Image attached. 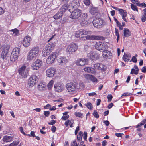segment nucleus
<instances>
[{
    "label": "nucleus",
    "mask_w": 146,
    "mask_h": 146,
    "mask_svg": "<svg viewBox=\"0 0 146 146\" xmlns=\"http://www.w3.org/2000/svg\"><path fill=\"white\" fill-rule=\"evenodd\" d=\"M105 23L104 21L100 18H95L93 20L92 23L94 26L97 28H99Z\"/></svg>",
    "instance_id": "obj_7"
},
{
    "label": "nucleus",
    "mask_w": 146,
    "mask_h": 146,
    "mask_svg": "<svg viewBox=\"0 0 146 146\" xmlns=\"http://www.w3.org/2000/svg\"><path fill=\"white\" fill-rule=\"evenodd\" d=\"M58 61L59 64L62 66L65 65L68 62L66 57L62 56H60L58 58Z\"/></svg>",
    "instance_id": "obj_17"
},
{
    "label": "nucleus",
    "mask_w": 146,
    "mask_h": 146,
    "mask_svg": "<svg viewBox=\"0 0 146 146\" xmlns=\"http://www.w3.org/2000/svg\"><path fill=\"white\" fill-rule=\"evenodd\" d=\"M131 1L133 3H136L138 5L139 1L138 0H131Z\"/></svg>",
    "instance_id": "obj_62"
},
{
    "label": "nucleus",
    "mask_w": 146,
    "mask_h": 146,
    "mask_svg": "<svg viewBox=\"0 0 146 146\" xmlns=\"http://www.w3.org/2000/svg\"><path fill=\"white\" fill-rule=\"evenodd\" d=\"M95 47L96 49L99 51L104 50L106 48L105 43L101 42H96L95 44Z\"/></svg>",
    "instance_id": "obj_15"
},
{
    "label": "nucleus",
    "mask_w": 146,
    "mask_h": 146,
    "mask_svg": "<svg viewBox=\"0 0 146 146\" xmlns=\"http://www.w3.org/2000/svg\"><path fill=\"white\" fill-rule=\"evenodd\" d=\"M68 113V112H65L63 113V115L61 118V119L63 120H66L67 119L69 118V115L67 114Z\"/></svg>",
    "instance_id": "obj_39"
},
{
    "label": "nucleus",
    "mask_w": 146,
    "mask_h": 146,
    "mask_svg": "<svg viewBox=\"0 0 146 146\" xmlns=\"http://www.w3.org/2000/svg\"><path fill=\"white\" fill-rule=\"evenodd\" d=\"M131 56L130 54H125L123 57V59L125 62H127L130 60Z\"/></svg>",
    "instance_id": "obj_30"
},
{
    "label": "nucleus",
    "mask_w": 146,
    "mask_h": 146,
    "mask_svg": "<svg viewBox=\"0 0 146 146\" xmlns=\"http://www.w3.org/2000/svg\"><path fill=\"white\" fill-rule=\"evenodd\" d=\"M87 108L89 110H91L93 108V105L90 102H88L85 104Z\"/></svg>",
    "instance_id": "obj_41"
},
{
    "label": "nucleus",
    "mask_w": 146,
    "mask_h": 146,
    "mask_svg": "<svg viewBox=\"0 0 146 146\" xmlns=\"http://www.w3.org/2000/svg\"><path fill=\"white\" fill-rule=\"evenodd\" d=\"M92 19L90 18L87 21H86L82 25V26H87L90 25L92 24Z\"/></svg>",
    "instance_id": "obj_37"
},
{
    "label": "nucleus",
    "mask_w": 146,
    "mask_h": 146,
    "mask_svg": "<svg viewBox=\"0 0 146 146\" xmlns=\"http://www.w3.org/2000/svg\"><path fill=\"white\" fill-rule=\"evenodd\" d=\"M69 124L70 127H73V124H74V120L73 119H71L70 121L68 119L64 123V124L66 127L68 126Z\"/></svg>",
    "instance_id": "obj_29"
},
{
    "label": "nucleus",
    "mask_w": 146,
    "mask_h": 146,
    "mask_svg": "<svg viewBox=\"0 0 146 146\" xmlns=\"http://www.w3.org/2000/svg\"><path fill=\"white\" fill-rule=\"evenodd\" d=\"M131 9L134 11L138 12V10L137 7L134 5L131 4Z\"/></svg>",
    "instance_id": "obj_48"
},
{
    "label": "nucleus",
    "mask_w": 146,
    "mask_h": 146,
    "mask_svg": "<svg viewBox=\"0 0 146 146\" xmlns=\"http://www.w3.org/2000/svg\"><path fill=\"white\" fill-rule=\"evenodd\" d=\"M75 115L77 117L82 118L83 114L80 112H76L75 113Z\"/></svg>",
    "instance_id": "obj_46"
},
{
    "label": "nucleus",
    "mask_w": 146,
    "mask_h": 146,
    "mask_svg": "<svg viewBox=\"0 0 146 146\" xmlns=\"http://www.w3.org/2000/svg\"><path fill=\"white\" fill-rule=\"evenodd\" d=\"M123 34L125 37H127L130 36L131 33L128 29L125 28L124 30Z\"/></svg>",
    "instance_id": "obj_31"
},
{
    "label": "nucleus",
    "mask_w": 146,
    "mask_h": 146,
    "mask_svg": "<svg viewBox=\"0 0 146 146\" xmlns=\"http://www.w3.org/2000/svg\"><path fill=\"white\" fill-rule=\"evenodd\" d=\"M54 82L53 80H51L48 84L47 87L49 90H50L52 88Z\"/></svg>",
    "instance_id": "obj_44"
},
{
    "label": "nucleus",
    "mask_w": 146,
    "mask_h": 146,
    "mask_svg": "<svg viewBox=\"0 0 146 146\" xmlns=\"http://www.w3.org/2000/svg\"><path fill=\"white\" fill-rule=\"evenodd\" d=\"M81 33V35L82 36V37H84V35H90L91 34V32L89 31H87L83 29L80 30Z\"/></svg>",
    "instance_id": "obj_32"
},
{
    "label": "nucleus",
    "mask_w": 146,
    "mask_h": 146,
    "mask_svg": "<svg viewBox=\"0 0 146 146\" xmlns=\"http://www.w3.org/2000/svg\"><path fill=\"white\" fill-rule=\"evenodd\" d=\"M57 57V53L56 52L52 53L47 58L46 61V63L48 64L53 63Z\"/></svg>",
    "instance_id": "obj_11"
},
{
    "label": "nucleus",
    "mask_w": 146,
    "mask_h": 146,
    "mask_svg": "<svg viewBox=\"0 0 146 146\" xmlns=\"http://www.w3.org/2000/svg\"><path fill=\"white\" fill-rule=\"evenodd\" d=\"M63 15V13L60 11L54 15L53 17L55 20H58L61 18Z\"/></svg>",
    "instance_id": "obj_27"
},
{
    "label": "nucleus",
    "mask_w": 146,
    "mask_h": 146,
    "mask_svg": "<svg viewBox=\"0 0 146 146\" xmlns=\"http://www.w3.org/2000/svg\"><path fill=\"white\" fill-rule=\"evenodd\" d=\"M56 70L53 67L48 69L46 71V76L48 77H53L56 74Z\"/></svg>",
    "instance_id": "obj_13"
},
{
    "label": "nucleus",
    "mask_w": 146,
    "mask_h": 146,
    "mask_svg": "<svg viewBox=\"0 0 146 146\" xmlns=\"http://www.w3.org/2000/svg\"><path fill=\"white\" fill-rule=\"evenodd\" d=\"M88 60L86 58H78L76 60L75 64L78 66H83L88 64Z\"/></svg>",
    "instance_id": "obj_6"
},
{
    "label": "nucleus",
    "mask_w": 146,
    "mask_h": 146,
    "mask_svg": "<svg viewBox=\"0 0 146 146\" xmlns=\"http://www.w3.org/2000/svg\"><path fill=\"white\" fill-rule=\"evenodd\" d=\"M29 51L36 57L39 53V48L38 47H33Z\"/></svg>",
    "instance_id": "obj_21"
},
{
    "label": "nucleus",
    "mask_w": 146,
    "mask_h": 146,
    "mask_svg": "<svg viewBox=\"0 0 146 146\" xmlns=\"http://www.w3.org/2000/svg\"><path fill=\"white\" fill-rule=\"evenodd\" d=\"M84 70L86 72L91 73L92 74H96L97 72L93 68L90 67H85L84 69Z\"/></svg>",
    "instance_id": "obj_20"
},
{
    "label": "nucleus",
    "mask_w": 146,
    "mask_h": 146,
    "mask_svg": "<svg viewBox=\"0 0 146 146\" xmlns=\"http://www.w3.org/2000/svg\"><path fill=\"white\" fill-rule=\"evenodd\" d=\"M118 27L119 28V29L120 30H121L123 29V28L122 27V25H121V23L119 22H118L117 23H116Z\"/></svg>",
    "instance_id": "obj_55"
},
{
    "label": "nucleus",
    "mask_w": 146,
    "mask_h": 146,
    "mask_svg": "<svg viewBox=\"0 0 146 146\" xmlns=\"http://www.w3.org/2000/svg\"><path fill=\"white\" fill-rule=\"evenodd\" d=\"M84 3L87 6H88L90 5V0H84Z\"/></svg>",
    "instance_id": "obj_53"
},
{
    "label": "nucleus",
    "mask_w": 146,
    "mask_h": 146,
    "mask_svg": "<svg viewBox=\"0 0 146 146\" xmlns=\"http://www.w3.org/2000/svg\"><path fill=\"white\" fill-rule=\"evenodd\" d=\"M102 55L105 58H110L112 56V53L109 51L105 50L102 52Z\"/></svg>",
    "instance_id": "obj_24"
},
{
    "label": "nucleus",
    "mask_w": 146,
    "mask_h": 146,
    "mask_svg": "<svg viewBox=\"0 0 146 146\" xmlns=\"http://www.w3.org/2000/svg\"><path fill=\"white\" fill-rule=\"evenodd\" d=\"M19 143V141L18 140L14 141L8 146H21L20 145H18Z\"/></svg>",
    "instance_id": "obj_40"
},
{
    "label": "nucleus",
    "mask_w": 146,
    "mask_h": 146,
    "mask_svg": "<svg viewBox=\"0 0 146 146\" xmlns=\"http://www.w3.org/2000/svg\"><path fill=\"white\" fill-rule=\"evenodd\" d=\"M81 13V11L78 9H76L72 12L70 17L73 19H76L80 17Z\"/></svg>",
    "instance_id": "obj_10"
},
{
    "label": "nucleus",
    "mask_w": 146,
    "mask_h": 146,
    "mask_svg": "<svg viewBox=\"0 0 146 146\" xmlns=\"http://www.w3.org/2000/svg\"><path fill=\"white\" fill-rule=\"evenodd\" d=\"M38 80V78L37 76L32 75L30 77L28 80V84L30 86H33L35 85Z\"/></svg>",
    "instance_id": "obj_9"
},
{
    "label": "nucleus",
    "mask_w": 146,
    "mask_h": 146,
    "mask_svg": "<svg viewBox=\"0 0 146 146\" xmlns=\"http://www.w3.org/2000/svg\"><path fill=\"white\" fill-rule=\"evenodd\" d=\"M88 57L92 60H96L99 58V55L95 52H91L87 54Z\"/></svg>",
    "instance_id": "obj_16"
},
{
    "label": "nucleus",
    "mask_w": 146,
    "mask_h": 146,
    "mask_svg": "<svg viewBox=\"0 0 146 146\" xmlns=\"http://www.w3.org/2000/svg\"><path fill=\"white\" fill-rule=\"evenodd\" d=\"M56 122V121L54 120H52L50 122L48 123V124L50 125H53L54 124H55Z\"/></svg>",
    "instance_id": "obj_60"
},
{
    "label": "nucleus",
    "mask_w": 146,
    "mask_h": 146,
    "mask_svg": "<svg viewBox=\"0 0 146 146\" xmlns=\"http://www.w3.org/2000/svg\"><path fill=\"white\" fill-rule=\"evenodd\" d=\"M54 44L53 43L48 44L44 48L42 52V55L46 56L48 55L54 49Z\"/></svg>",
    "instance_id": "obj_1"
},
{
    "label": "nucleus",
    "mask_w": 146,
    "mask_h": 146,
    "mask_svg": "<svg viewBox=\"0 0 146 146\" xmlns=\"http://www.w3.org/2000/svg\"><path fill=\"white\" fill-rule=\"evenodd\" d=\"M76 91L82 90L85 87V85L83 82L80 81L78 84L76 82Z\"/></svg>",
    "instance_id": "obj_22"
},
{
    "label": "nucleus",
    "mask_w": 146,
    "mask_h": 146,
    "mask_svg": "<svg viewBox=\"0 0 146 146\" xmlns=\"http://www.w3.org/2000/svg\"><path fill=\"white\" fill-rule=\"evenodd\" d=\"M42 65L43 62L40 59H37L33 63L31 66V68L34 70H37L39 69Z\"/></svg>",
    "instance_id": "obj_4"
},
{
    "label": "nucleus",
    "mask_w": 146,
    "mask_h": 146,
    "mask_svg": "<svg viewBox=\"0 0 146 146\" xmlns=\"http://www.w3.org/2000/svg\"><path fill=\"white\" fill-rule=\"evenodd\" d=\"M137 6L142 7H146V4L145 3H140V2H139V3H138V5H137Z\"/></svg>",
    "instance_id": "obj_51"
},
{
    "label": "nucleus",
    "mask_w": 146,
    "mask_h": 146,
    "mask_svg": "<svg viewBox=\"0 0 146 146\" xmlns=\"http://www.w3.org/2000/svg\"><path fill=\"white\" fill-rule=\"evenodd\" d=\"M10 48V46L9 45H4L2 47L3 50L1 54V56L3 59L6 58L7 57L9 56L8 52Z\"/></svg>",
    "instance_id": "obj_5"
},
{
    "label": "nucleus",
    "mask_w": 146,
    "mask_h": 146,
    "mask_svg": "<svg viewBox=\"0 0 146 146\" xmlns=\"http://www.w3.org/2000/svg\"><path fill=\"white\" fill-rule=\"evenodd\" d=\"M78 47V45L75 44H71L68 46L66 52L69 54H72L77 50Z\"/></svg>",
    "instance_id": "obj_3"
},
{
    "label": "nucleus",
    "mask_w": 146,
    "mask_h": 146,
    "mask_svg": "<svg viewBox=\"0 0 146 146\" xmlns=\"http://www.w3.org/2000/svg\"><path fill=\"white\" fill-rule=\"evenodd\" d=\"M56 128L54 126H53L51 128V130L52 132L53 133L55 132L56 130Z\"/></svg>",
    "instance_id": "obj_63"
},
{
    "label": "nucleus",
    "mask_w": 146,
    "mask_h": 146,
    "mask_svg": "<svg viewBox=\"0 0 146 146\" xmlns=\"http://www.w3.org/2000/svg\"><path fill=\"white\" fill-rule=\"evenodd\" d=\"M87 17V15L86 13H83L82 15L81 18V24L82 25L86 21Z\"/></svg>",
    "instance_id": "obj_33"
},
{
    "label": "nucleus",
    "mask_w": 146,
    "mask_h": 146,
    "mask_svg": "<svg viewBox=\"0 0 146 146\" xmlns=\"http://www.w3.org/2000/svg\"><path fill=\"white\" fill-rule=\"evenodd\" d=\"M133 56L132 57L131 60L134 62L136 63L137 61V59L136 58V56Z\"/></svg>",
    "instance_id": "obj_57"
},
{
    "label": "nucleus",
    "mask_w": 146,
    "mask_h": 146,
    "mask_svg": "<svg viewBox=\"0 0 146 146\" xmlns=\"http://www.w3.org/2000/svg\"><path fill=\"white\" fill-rule=\"evenodd\" d=\"M146 15H143L141 17V19L143 22H144L146 21Z\"/></svg>",
    "instance_id": "obj_61"
},
{
    "label": "nucleus",
    "mask_w": 146,
    "mask_h": 146,
    "mask_svg": "<svg viewBox=\"0 0 146 146\" xmlns=\"http://www.w3.org/2000/svg\"><path fill=\"white\" fill-rule=\"evenodd\" d=\"M80 31H79L76 32L75 34V36L77 38H82Z\"/></svg>",
    "instance_id": "obj_45"
},
{
    "label": "nucleus",
    "mask_w": 146,
    "mask_h": 146,
    "mask_svg": "<svg viewBox=\"0 0 146 146\" xmlns=\"http://www.w3.org/2000/svg\"><path fill=\"white\" fill-rule=\"evenodd\" d=\"M113 98V97L112 95L111 94H108L107 96V98L108 99V102H110L111 101Z\"/></svg>",
    "instance_id": "obj_47"
},
{
    "label": "nucleus",
    "mask_w": 146,
    "mask_h": 146,
    "mask_svg": "<svg viewBox=\"0 0 146 146\" xmlns=\"http://www.w3.org/2000/svg\"><path fill=\"white\" fill-rule=\"evenodd\" d=\"M138 73V71L137 70H135V69H131L130 74H137Z\"/></svg>",
    "instance_id": "obj_52"
},
{
    "label": "nucleus",
    "mask_w": 146,
    "mask_h": 146,
    "mask_svg": "<svg viewBox=\"0 0 146 146\" xmlns=\"http://www.w3.org/2000/svg\"><path fill=\"white\" fill-rule=\"evenodd\" d=\"M3 141L5 142H10L11 141V137L10 136H5L3 138Z\"/></svg>",
    "instance_id": "obj_36"
},
{
    "label": "nucleus",
    "mask_w": 146,
    "mask_h": 146,
    "mask_svg": "<svg viewBox=\"0 0 146 146\" xmlns=\"http://www.w3.org/2000/svg\"><path fill=\"white\" fill-rule=\"evenodd\" d=\"M64 88V85L60 83H57L55 84L54 88L56 91H62Z\"/></svg>",
    "instance_id": "obj_18"
},
{
    "label": "nucleus",
    "mask_w": 146,
    "mask_h": 146,
    "mask_svg": "<svg viewBox=\"0 0 146 146\" xmlns=\"http://www.w3.org/2000/svg\"><path fill=\"white\" fill-rule=\"evenodd\" d=\"M76 83L75 82H74V83L71 82L68 83L66 84V88L68 91H76Z\"/></svg>",
    "instance_id": "obj_14"
},
{
    "label": "nucleus",
    "mask_w": 146,
    "mask_h": 146,
    "mask_svg": "<svg viewBox=\"0 0 146 146\" xmlns=\"http://www.w3.org/2000/svg\"><path fill=\"white\" fill-rule=\"evenodd\" d=\"M113 105V103H111L107 106V108L108 109H111Z\"/></svg>",
    "instance_id": "obj_64"
},
{
    "label": "nucleus",
    "mask_w": 146,
    "mask_h": 146,
    "mask_svg": "<svg viewBox=\"0 0 146 146\" xmlns=\"http://www.w3.org/2000/svg\"><path fill=\"white\" fill-rule=\"evenodd\" d=\"M93 115L96 118H98L99 117V115L96 110H94L93 113Z\"/></svg>",
    "instance_id": "obj_49"
},
{
    "label": "nucleus",
    "mask_w": 146,
    "mask_h": 146,
    "mask_svg": "<svg viewBox=\"0 0 146 146\" xmlns=\"http://www.w3.org/2000/svg\"><path fill=\"white\" fill-rule=\"evenodd\" d=\"M71 146H78V144L77 143L76 140H75L71 142Z\"/></svg>",
    "instance_id": "obj_50"
},
{
    "label": "nucleus",
    "mask_w": 146,
    "mask_h": 146,
    "mask_svg": "<svg viewBox=\"0 0 146 146\" xmlns=\"http://www.w3.org/2000/svg\"><path fill=\"white\" fill-rule=\"evenodd\" d=\"M11 31L13 32V34H14L15 36H17L19 35V30L17 29H15L11 30Z\"/></svg>",
    "instance_id": "obj_43"
},
{
    "label": "nucleus",
    "mask_w": 146,
    "mask_h": 146,
    "mask_svg": "<svg viewBox=\"0 0 146 146\" xmlns=\"http://www.w3.org/2000/svg\"><path fill=\"white\" fill-rule=\"evenodd\" d=\"M146 123V119H143L141 122L139 123L137 125L135 126V127L136 128H138L140 127L141 126L143 125Z\"/></svg>",
    "instance_id": "obj_42"
},
{
    "label": "nucleus",
    "mask_w": 146,
    "mask_h": 146,
    "mask_svg": "<svg viewBox=\"0 0 146 146\" xmlns=\"http://www.w3.org/2000/svg\"><path fill=\"white\" fill-rule=\"evenodd\" d=\"M84 135L83 136V138L85 141H87V133L86 132L84 131Z\"/></svg>",
    "instance_id": "obj_54"
},
{
    "label": "nucleus",
    "mask_w": 146,
    "mask_h": 146,
    "mask_svg": "<svg viewBox=\"0 0 146 146\" xmlns=\"http://www.w3.org/2000/svg\"><path fill=\"white\" fill-rule=\"evenodd\" d=\"M36 57L29 51L27 54V61H30L35 58Z\"/></svg>",
    "instance_id": "obj_26"
},
{
    "label": "nucleus",
    "mask_w": 146,
    "mask_h": 146,
    "mask_svg": "<svg viewBox=\"0 0 146 146\" xmlns=\"http://www.w3.org/2000/svg\"><path fill=\"white\" fill-rule=\"evenodd\" d=\"M20 131L24 135H26V134L23 131V129L22 127H19Z\"/></svg>",
    "instance_id": "obj_56"
},
{
    "label": "nucleus",
    "mask_w": 146,
    "mask_h": 146,
    "mask_svg": "<svg viewBox=\"0 0 146 146\" xmlns=\"http://www.w3.org/2000/svg\"><path fill=\"white\" fill-rule=\"evenodd\" d=\"M123 135H124L123 133H116L115 134V135L118 137H121Z\"/></svg>",
    "instance_id": "obj_59"
},
{
    "label": "nucleus",
    "mask_w": 146,
    "mask_h": 146,
    "mask_svg": "<svg viewBox=\"0 0 146 146\" xmlns=\"http://www.w3.org/2000/svg\"><path fill=\"white\" fill-rule=\"evenodd\" d=\"M94 69L98 70H105V66L103 64L100 63H97L94 64L93 66Z\"/></svg>",
    "instance_id": "obj_19"
},
{
    "label": "nucleus",
    "mask_w": 146,
    "mask_h": 146,
    "mask_svg": "<svg viewBox=\"0 0 146 146\" xmlns=\"http://www.w3.org/2000/svg\"><path fill=\"white\" fill-rule=\"evenodd\" d=\"M44 114L46 117H48L50 115V112L49 111H44Z\"/></svg>",
    "instance_id": "obj_58"
},
{
    "label": "nucleus",
    "mask_w": 146,
    "mask_h": 146,
    "mask_svg": "<svg viewBox=\"0 0 146 146\" xmlns=\"http://www.w3.org/2000/svg\"><path fill=\"white\" fill-rule=\"evenodd\" d=\"M19 53L20 49L19 48H14L10 56V60L13 62L16 60L18 58Z\"/></svg>",
    "instance_id": "obj_2"
},
{
    "label": "nucleus",
    "mask_w": 146,
    "mask_h": 146,
    "mask_svg": "<svg viewBox=\"0 0 146 146\" xmlns=\"http://www.w3.org/2000/svg\"><path fill=\"white\" fill-rule=\"evenodd\" d=\"M46 86L45 82H40L38 85L37 88L39 90L42 91L44 90Z\"/></svg>",
    "instance_id": "obj_25"
},
{
    "label": "nucleus",
    "mask_w": 146,
    "mask_h": 146,
    "mask_svg": "<svg viewBox=\"0 0 146 146\" xmlns=\"http://www.w3.org/2000/svg\"><path fill=\"white\" fill-rule=\"evenodd\" d=\"M32 40L31 37L26 36L24 37L22 42L23 45L25 47H27L30 45Z\"/></svg>",
    "instance_id": "obj_12"
},
{
    "label": "nucleus",
    "mask_w": 146,
    "mask_h": 146,
    "mask_svg": "<svg viewBox=\"0 0 146 146\" xmlns=\"http://www.w3.org/2000/svg\"><path fill=\"white\" fill-rule=\"evenodd\" d=\"M83 135V133L82 131H80L79 133L78 134L77 136V140L78 141H80L82 139V136Z\"/></svg>",
    "instance_id": "obj_35"
},
{
    "label": "nucleus",
    "mask_w": 146,
    "mask_h": 146,
    "mask_svg": "<svg viewBox=\"0 0 146 146\" xmlns=\"http://www.w3.org/2000/svg\"><path fill=\"white\" fill-rule=\"evenodd\" d=\"M84 76V78L88 80H92L94 82L97 80L96 78L92 75L86 74H85Z\"/></svg>",
    "instance_id": "obj_23"
},
{
    "label": "nucleus",
    "mask_w": 146,
    "mask_h": 146,
    "mask_svg": "<svg viewBox=\"0 0 146 146\" xmlns=\"http://www.w3.org/2000/svg\"><path fill=\"white\" fill-rule=\"evenodd\" d=\"M18 72L23 78H26L27 76L28 71L26 69V67L23 65L21 66L18 70Z\"/></svg>",
    "instance_id": "obj_8"
},
{
    "label": "nucleus",
    "mask_w": 146,
    "mask_h": 146,
    "mask_svg": "<svg viewBox=\"0 0 146 146\" xmlns=\"http://www.w3.org/2000/svg\"><path fill=\"white\" fill-rule=\"evenodd\" d=\"M85 38L87 40H98L99 39V37L98 36L95 35H87L85 36Z\"/></svg>",
    "instance_id": "obj_28"
},
{
    "label": "nucleus",
    "mask_w": 146,
    "mask_h": 146,
    "mask_svg": "<svg viewBox=\"0 0 146 146\" xmlns=\"http://www.w3.org/2000/svg\"><path fill=\"white\" fill-rule=\"evenodd\" d=\"M68 5L67 4H65L60 9V11L62 12H64L66 10L68 9Z\"/></svg>",
    "instance_id": "obj_38"
},
{
    "label": "nucleus",
    "mask_w": 146,
    "mask_h": 146,
    "mask_svg": "<svg viewBox=\"0 0 146 146\" xmlns=\"http://www.w3.org/2000/svg\"><path fill=\"white\" fill-rule=\"evenodd\" d=\"M132 95H133V94L132 93H129L128 92H125L122 94V95L119 98L122 99L124 97L129 96Z\"/></svg>",
    "instance_id": "obj_34"
}]
</instances>
